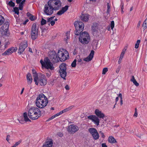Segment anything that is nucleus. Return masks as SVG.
Instances as JSON below:
<instances>
[{"label": "nucleus", "mask_w": 147, "mask_h": 147, "mask_svg": "<svg viewBox=\"0 0 147 147\" xmlns=\"http://www.w3.org/2000/svg\"><path fill=\"white\" fill-rule=\"evenodd\" d=\"M28 116L31 119L34 120L38 119L41 115V111L36 107H33L29 110Z\"/></svg>", "instance_id": "obj_1"}, {"label": "nucleus", "mask_w": 147, "mask_h": 147, "mask_svg": "<svg viewBox=\"0 0 147 147\" xmlns=\"http://www.w3.org/2000/svg\"><path fill=\"white\" fill-rule=\"evenodd\" d=\"M58 58L61 62L65 61L69 57V53L65 49H60L59 50L57 53Z\"/></svg>", "instance_id": "obj_2"}, {"label": "nucleus", "mask_w": 147, "mask_h": 147, "mask_svg": "<svg viewBox=\"0 0 147 147\" xmlns=\"http://www.w3.org/2000/svg\"><path fill=\"white\" fill-rule=\"evenodd\" d=\"M74 25L76 28V31L75 34L76 35H79L83 30L84 25V23L80 21L75 22L74 23Z\"/></svg>", "instance_id": "obj_3"}, {"label": "nucleus", "mask_w": 147, "mask_h": 147, "mask_svg": "<svg viewBox=\"0 0 147 147\" xmlns=\"http://www.w3.org/2000/svg\"><path fill=\"white\" fill-rule=\"evenodd\" d=\"M66 64L65 63H62L59 66V73L61 77L63 79L65 80V77L66 76Z\"/></svg>", "instance_id": "obj_4"}, {"label": "nucleus", "mask_w": 147, "mask_h": 147, "mask_svg": "<svg viewBox=\"0 0 147 147\" xmlns=\"http://www.w3.org/2000/svg\"><path fill=\"white\" fill-rule=\"evenodd\" d=\"M35 84L38 85L39 84L41 86H44L47 84V79L44 74H41L37 78L36 81L35 82Z\"/></svg>", "instance_id": "obj_5"}, {"label": "nucleus", "mask_w": 147, "mask_h": 147, "mask_svg": "<svg viewBox=\"0 0 147 147\" xmlns=\"http://www.w3.org/2000/svg\"><path fill=\"white\" fill-rule=\"evenodd\" d=\"M48 2H49L50 5L56 10L59 9L61 7L60 0H50Z\"/></svg>", "instance_id": "obj_6"}, {"label": "nucleus", "mask_w": 147, "mask_h": 147, "mask_svg": "<svg viewBox=\"0 0 147 147\" xmlns=\"http://www.w3.org/2000/svg\"><path fill=\"white\" fill-rule=\"evenodd\" d=\"M49 57L50 60L54 63L59 61L57 55L54 51H50L49 52Z\"/></svg>", "instance_id": "obj_7"}, {"label": "nucleus", "mask_w": 147, "mask_h": 147, "mask_svg": "<svg viewBox=\"0 0 147 147\" xmlns=\"http://www.w3.org/2000/svg\"><path fill=\"white\" fill-rule=\"evenodd\" d=\"M54 10L53 7L48 2V4L45 5L44 9V11L45 14L47 15H51L52 14Z\"/></svg>", "instance_id": "obj_8"}, {"label": "nucleus", "mask_w": 147, "mask_h": 147, "mask_svg": "<svg viewBox=\"0 0 147 147\" xmlns=\"http://www.w3.org/2000/svg\"><path fill=\"white\" fill-rule=\"evenodd\" d=\"M88 130L92 135L94 139L97 140L99 138V135L96 129L94 128H90Z\"/></svg>", "instance_id": "obj_9"}, {"label": "nucleus", "mask_w": 147, "mask_h": 147, "mask_svg": "<svg viewBox=\"0 0 147 147\" xmlns=\"http://www.w3.org/2000/svg\"><path fill=\"white\" fill-rule=\"evenodd\" d=\"M79 129V127L77 126L74 124H72L68 126L67 128V131L69 134H73L77 131Z\"/></svg>", "instance_id": "obj_10"}, {"label": "nucleus", "mask_w": 147, "mask_h": 147, "mask_svg": "<svg viewBox=\"0 0 147 147\" xmlns=\"http://www.w3.org/2000/svg\"><path fill=\"white\" fill-rule=\"evenodd\" d=\"M88 118L91 120L96 125L98 126L99 125L100 120L95 115H90L88 116Z\"/></svg>", "instance_id": "obj_11"}, {"label": "nucleus", "mask_w": 147, "mask_h": 147, "mask_svg": "<svg viewBox=\"0 0 147 147\" xmlns=\"http://www.w3.org/2000/svg\"><path fill=\"white\" fill-rule=\"evenodd\" d=\"M45 63L44 67L46 68L47 69H50L51 70H53L54 69L53 65L50 62L49 59L47 57H46Z\"/></svg>", "instance_id": "obj_12"}, {"label": "nucleus", "mask_w": 147, "mask_h": 147, "mask_svg": "<svg viewBox=\"0 0 147 147\" xmlns=\"http://www.w3.org/2000/svg\"><path fill=\"white\" fill-rule=\"evenodd\" d=\"M27 46L28 45L27 42H21L20 44L18 53H19L20 54H21L24 52Z\"/></svg>", "instance_id": "obj_13"}, {"label": "nucleus", "mask_w": 147, "mask_h": 147, "mask_svg": "<svg viewBox=\"0 0 147 147\" xmlns=\"http://www.w3.org/2000/svg\"><path fill=\"white\" fill-rule=\"evenodd\" d=\"M17 48L14 47H11L8 49L4 53L2 54L3 55H8L12 54V53L15 52L17 50Z\"/></svg>", "instance_id": "obj_14"}, {"label": "nucleus", "mask_w": 147, "mask_h": 147, "mask_svg": "<svg viewBox=\"0 0 147 147\" xmlns=\"http://www.w3.org/2000/svg\"><path fill=\"white\" fill-rule=\"evenodd\" d=\"M36 105L37 107L40 108H42L46 107L48 103V100H45L42 102H36Z\"/></svg>", "instance_id": "obj_15"}, {"label": "nucleus", "mask_w": 147, "mask_h": 147, "mask_svg": "<svg viewBox=\"0 0 147 147\" xmlns=\"http://www.w3.org/2000/svg\"><path fill=\"white\" fill-rule=\"evenodd\" d=\"M47 100L48 99L46 96L43 94H39L37 98L36 102H42L43 101L45 100Z\"/></svg>", "instance_id": "obj_16"}, {"label": "nucleus", "mask_w": 147, "mask_h": 147, "mask_svg": "<svg viewBox=\"0 0 147 147\" xmlns=\"http://www.w3.org/2000/svg\"><path fill=\"white\" fill-rule=\"evenodd\" d=\"M95 113L98 118L105 119V115L99 109H96L95 111Z\"/></svg>", "instance_id": "obj_17"}, {"label": "nucleus", "mask_w": 147, "mask_h": 147, "mask_svg": "<svg viewBox=\"0 0 147 147\" xmlns=\"http://www.w3.org/2000/svg\"><path fill=\"white\" fill-rule=\"evenodd\" d=\"M94 51L93 50H92L89 54L87 57L84 58L83 60L86 62H89L91 61L94 56Z\"/></svg>", "instance_id": "obj_18"}, {"label": "nucleus", "mask_w": 147, "mask_h": 147, "mask_svg": "<svg viewBox=\"0 0 147 147\" xmlns=\"http://www.w3.org/2000/svg\"><path fill=\"white\" fill-rule=\"evenodd\" d=\"M38 27L36 23H33L32 26L31 28V32H39L38 31Z\"/></svg>", "instance_id": "obj_19"}, {"label": "nucleus", "mask_w": 147, "mask_h": 147, "mask_svg": "<svg viewBox=\"0 0 147 147\" xmlns=\"http://www.w3.org/2000/svg\"><path fill=\"white\" fill-rule=\"evenodd\" d=\"M89 15L88 14H82L80 17L81 20L84 22H86L88 21L89 19Z\"/></svg>", "instance_id": "obj_20"}, {"label": "nucleus", "mask_w": 147, "mask_h": 147, "mask_svg": "<svg viewBox=\"0 0 147 147\" xmlns=\"http://www.w3.org/2000/svg\"><path fill=\"white\" fill-rule=\"evenodd\" d=\"M92 31V33L96 32L98 28V24L96 23H94L91 26Z\"/></svg>", "instance_id": "obj_21"}, {"label": "nucleus", "mask_w": 147, "mask_h": 147, "mask_svg": "<svg viewBox=\"0 0 147 147\" xmlns=\"http://www.w3.org/2000/svg\"><path fill=\"white\" fill-rule=\"evenodd\" d=\"M68 5H66L65 7H62L61 10L57 12V14L58 15H61L68 10Z\"/></svg>", "instance_id": "obj_22"}, {"label": "nucleus", "mask_w": 147, "mask_h": 147, "mask_svg": "<svg viewBox=\"0 0 147 147\" xmlns=\"http://www.w3.org/2000/svg\"><path fill=\"white\" fill-rule=\"evenodd\" d=\"M50 140L45 142L43 146V147H52L53 145V142L51 140Z\"/></svg>", "instance_id": "obj_23"}, {"label": "nucleus", "mask_w": 147, "mask_h": 147, "mask_svg": "<svg viewBox=\"0 0 147 147\" xmlns=\"http://www.w3.org/2000/svg\"><path fill=\"white\" fill-rule=\"evenodd\" d=\"M80 41L82 44H88L90 41V38H82L81 39L79 38Z\"/></svg>", "instance_id": "obj_24"}, {"label": "nucleus", "mask_w": 147, "mask_h": 147, "mask_svg": "<svg viewBox=\"0 0 147 147\" xmlns=\"http://www.w3.org/2000/svg\"><path fill=\"white\" fill-rule=\"evenodd\" d=\"M80 34L79 38H80L81 39L82 38H90L88 34L86 32H84L82 34L80 33Z\"/></svg>", "instance_id": "obj_25"}, {"label": "nucleus", "mask_w": 147, "mask_h": 147, "mask_svg": "<svg viewBox=\"0 0 147 147\" xmlns=\"http://www.w3.org/2000/svg\"><path fill=\"white\" fill-rule=\"evenodd\" d=\"M26 78L27 80L28 83V84H30L32 83V79L31 74L28 73L26 76Z\"/></svg>", "instance_id": "obj_26"}, {"label": "nucleus", "mask_w": 147, "mask_h": 147, "mask_svg": "<svg viewBox=\"0 0 147 147\" xmlns=\"http://www.w3.org/2000/svg\"><path fill=\"white\" fill-rule=\"evenodd\" d=\"M9 24L8 22H5L2 26L3 30L5 31V30L7 32L8 30Z\"/></svg>", "instance_id": "obj_27"}, {"label": "nucleus", "mask_w": 147, "mask_h": 147, "mask_svg": "<svg viewBox=\"0 0 147 147\" xmlns=\"http://www.w3.org/2000/svg\"><path fill=\"white\" fill-rule=\"evenodd\" d=\"M38 33V32H31V38L32 40H34L37 38Z\"/></svg>", "instance_id": "obj_28"}, {"label": "nucleus", "mask_w": 147, "mask_h": 147, "mask_svg": "<svg viewBox=\"0 0 147 147\" xmlns=\"http://www.w3.org/2000/svg\"><path fill=\"white\" fill-rule=\"evenodd\" d=\"M108 141L111 143H114L117 142L116 140L112 136H110L109 137Z\"/></svg>", "instance_id": "obj_29"}, {"label": "nucleus", "mask_w": 147, "mask_h": 147, "mask_svg": "<svg viewBox=\"0 0 147 147\" xmlns=\"http://www.w3.org/2000/svg\"><path fill=\"white\" fill-rule=\"evenodd\" d=\"M125 50L126 49H123L120 55V58L118 62V63L119 64H120L121 63V60L123 57L125 53Z\"/></svg>", "instance_id": "obj_30"}, {"label": "nucleus", "mask_w": 147, "mask_h": 147, "mask_svg": "<svg viewBox=\"0 0 147 147\" xmlns=\"http://www.w3.org/2000/svg\"><path fill=\"white\" fill-rule=\"evenodd\" d=\"M32 71L33 74L34 81V82H36V81L37 78L38 77V74H37L36 71L34 69H32Z\"/></svg>", "instance_id": "obj_31"}, {"label": "nucleus", "mask_w": 147, "mask_h": 147, "mask_svg": "<svg viewBox=\"0 0 147 147\" xmlns=\"http://www.w3.org/2000/svg\"><path fill=\"white\" fill-rule=\"evenodd\" d=\"M23 116L24 118L25 121L27 122L28 121H31V120L29 119L27 116V114L26 112H25L23 114Z\"/></svg>", "instance_id": "obj_32"}, {"label": "nucleus", "mask_w": 147, "mask_h": 147, "mask_svg": "<svg viewBox=\"0 0 147 147\" xmlns=\"http://www.w3.org/2000/svg\"><path fill=\"white\" fill-rule=\"evenodd\" d=\"M5 19L2 16H0V26L4 22Z\"/></svg>", "instance_id": "obj_33"}, {"label": "nucleus", "mask_w": 147, "mask_h": 147, "mask_svg": "<svg viewBox=\"0 0 147 147\" xmlns=\"http://www.w3.org/2000/svg\"><path fill=\"white\" fill-rule=\"evenodd\" d=\"M13 11L16 14L19 15V9L18 7H15L13 8Z\"/></svg>", "instance_id": "obj_34"}, {"label": "nucleus", "mask_w": 147, "mask_h": 147, "mask_svg": "<svg viewBox=\"0 0 147 147\" xmlns=\"http://www.w3.org/2000/svg\"><path fill=\"white\" fill-rule=\"evenodd\" d=\"M73 108V106H71L69 107L62 111L63 113L66 112L69 110H70Z\"/></svg>", "instance_id": "obj_35"}, {"label": "nucleus", "mask_w": 147, "mask_h": 147, "mask_svg": "<svg viewBox=\"0 0 147 147\" xmlns=\"http://www.w3.org/2000/svg\"><path fill=\"white\" fill-rule=\"evenodd\" d=\"M146 19L144 20L143 24V26L145 28H147V14L146 15Z\"/></svg>", "instance_id": "obj_36"}, {"label": "nucleus", "mask_w": 147, "mask_h": 147, "mask_svg": "<svg viewBox=\"0 0 147 147\" xmlns=\"http://www.w3.org/2000/svg\"><path fill=\"white\" fill-rule=\"evenodd\" d=\"M140 42V40H138L135 45V48L137 49L138 48Z\"/></svg>", "instance_id": "obj_37"}, {"label": "nucleus", "mask_w": 147, "mask_h": 147, "mask_svg": "<svg viewBox=\"0 0 147 147\" xmlns=\"http://www.w3.org/2000/svg\"><path fill=\"white\" fill-rule=\"evenodd\" d=\"M59 116V115L58 114V113H57V114H56L53 115L50 118H49L48 119V121H49V120H52V119H54L55 117H57L58 116Z\"/></svg>", "instance_id": "obj_38"}, {"label": "nucleus", "mask_w": 147, "mask_h": 147, "mask_svg": "<svg viewBox=\"0 0 147 147\" xmlns=\"http://www.w3.org/2000/svg\"><path fill=\"white\" fill-rule=\"evenodd\" d=\"M59 116V115L58 114V113H57V114H56L53 115L50 118H49L48 119V121H49V120H52V119H54L55 117H57L58 116Z\"/></svg>", "instance_id": "obj_39"}, {"label": "nucleus", "mask_w": 147, "mask_h": 147, "mask_svg": "<svg viewBox=\"0 0 147 147\" xmlns=\"http://www.w3.org/2000/svg\"><path fill=\"white\" fill-rule=\"evenodd\" d=\"M8 4L11 7H14L15 6V3L12 1H9Z\"/></svg>", "instance_id": "obj_40"}, {"label": "nucleus", "mask_w": 147, "mask_h": 147, "mask_svg": "<svg viewBox=\"0 0 147 147\" xmlns=\"http://www.w3.org/2000/svg\"><path fill=\"white\" fill-rule=\"evenodd\" d=\"M76 60L74 59V61L72 62L71 64L72 67H76Z\"/></svg>", "instance_id": "obj_41"}, {"label": "nucleus", "mask_w": 147, "mask_h": 147, "mask_svg": "<svg viewBox=\"0 0 147 147\" xmlns=\"http://www.w3.org/2000/svg\"><path fill=\"white\" fill-rule=\"evenodd\" d=\"M46 58H45L44 60V61H43V60L42 59L40 61V62L41 63V64L42 66L44 67L45 64V63H46L45 62L46 61Z\"/></svg>", "instance_id": "obj_42"}, {"label": "nucleus", "mask_w": 147, "mask_h": 147, "mask_svg": "<svg viewBox=\"0 0 147 147\" xmlns=\"http://www.w3.org/2000/svg\"><path fill=\"white\" fill-rule=\"evenodd\" d=\"M46 20L43 18H42L41 21V24L42 25H43L45 24L46 23Z\"/></svg>", "instance_id": "obj_43"}, {"label": "nucleus", "mask_w": 147, "mask_h": 147, "mask_svg": "<svg viewBox=\"0 0 147 147\" xmlns=\"http://www.w3.org/2000/svg\"><path fill=\"white\" fill-rule=\"evenodd\" d=\"M108 71V69L107 68L105 67V68H104L102 70V74H105Z\"/></svg>", "instance_id": "obj_44"}, {"label": "nucleus", "mask_w": 147, "mask_h": 147, "mask_svg": "<svg viewBox=\"0 0 147 147\" xmlns=\"http://www.w3.org/2000/svg\"><path fill=\"white\" fill-rule=\"evenodd\" d=\"M29 18L31 21H34L36 19V18L34 17V16L32 15L29 17Z\"/></svg>", "instance_id": "obj_45"}, {"label": "nucleus", "mask_w": 147, "mask_h": 147, "mask_svg": "<svg viewBox=\"0 0 147 147\" xmlns=\"http://www.w3.org/2000/svg\"><path fill=\"white\" fill-rule=\"evenodd\" d=\"M114 26V22L113 21H112L111 22V29H113V28Z\"/></svg>", "instance_id": "obj_46"}, {"label": "nucleus", "mask_w": 147, "mask_h": 147, "mask_svg": "<svg viewBox=\"0 0 147 147\" xmlns=\"http://www.w3.org/2000/svg\"><path fill=\"white\" fill-rule=\"evenodd\" d=\"M54 80H50V82L49 83V85H51L52 86H53L54 84Z\"/></svg>", "instance_id": "obj_47"}, {"label": "nucleus", "mask_w": 147, "mask_h": 147, "mask_svg": "<svg viewBox=\"0 0 147 147\" xmlns=\"http://www.w3.org/2000/svg\"><path fill=\"white\" fill-rule=\"evenodd\" d=\"M55 16H53L47 19V23L49 22H51V21H52L53 20V19L55 17Z\"/></svg>", "instance_id": "obj_48"}, {"label": "nucleus", "mask_w": 147, "mask_h": 147, "mask_svg": "<svg viewBox=\"0 0 147 147\" xmlns=\"http://www.w3.org/2000/svg\"><path fill=\"white\" fill-rule=\"evenodd\" d=\"M138 115V113L137 112V108H136L135 109V113L134 115V116H135L136 117Z\"/></svg>", "instance_id": "obj_49"}, {"label": "nucleus", "mask_w": 147, "mask_h": 147, "mask_svg": "<svg viewBox=\"0 0 147 147\" xmlns=\"http://www.w3.org/2000/svg\"><path fill=\"white\" fill-rule=\"evenodd\" d=\"M22 142V140H20L19 141L16 142L15 144L14 145L16 147L18 146L19 144Z\"/></svg>", "instance_id": "obj_50"}, {"label": "nucleus", "mask_w": 147, "mask_h": 147, "mask_svg": "<svg viewBox=\"0 0 147 147\" xmlns=\"http://www.w3.org/2000/svg\"><path fill=\"white\" fill-rule=\"evenodd\" d=\"M66 38H66V40L68 39V37L69 35V32H67L66 34Z\"/></svg>", "instance_id": "obj_51"}, {"label": "nucleus", "mask_w": 147, "mask_h": 147, "mask_svg": "<svg viewBox=\"0 0 147 147\" xmlns=\"http://www.w3.org/2000/svg\"><path fill=\"white\" fill-rule=\"evenodd\" d=\"M121 68V67L120 66H119L117 68V69L116 70V72L117 73H118L119 72L120 69Z\"/></svg>", "instance_id": "obj_52"}, {"label": "nucleus", "mask_w": 147, "mask_h": 147, "mask_svg": "<svg viewBox=\"0 0 147 147\" xmlns=\"http://www.w3.org/2000/svg\"><path fill=\"white\" fill-rule=\"evenodd\" d=\"M136 80L134 76H132L131 78V79L130 80V81L133 82L134 81H135Z\"/></svg>", "instance_id": "obj_53"}, {"label": "nucleus", "mask_w": 147, "mask_h": 147, "mask_svg": "<svg viewBox=\"0 0 147 147\" xmlns=\"http://www.w3.org/2000/svg\"><path fill=\"white\" fill-rule=\"evenodd\" d=\"M99 133L100 134L101 137L103 138H104L105 137V136L104 135V133L101 131H100Z\"/></svg>", "instance_id": "obj_54"}, {"label": "nucleus", "mask_w": 147, "mask_h": 147, "mask_svg": "<svg viewBox=\"0 0 147 147\" xmlns=\"http://www.w3.org/2000/svg\"><path fill=\"white\" fill-rule=\"evenodd\" d=\"M19 9L20 10H22L23 8V5L21 4H20L19 5Z\"/></svg>", "instance_id": "obj_55"}, {"label": "nucleus", "mask_w": 147, "mask_h": 147, "mask_svg": "<svg viewBox=\"0 0 147 147\" xmlns=\"http://www.w3.org/2000/svg\"><path fill=\"white\" fill-rule=\"evenodd\" d=\"M133 83L136 86H138L139 85V83L137 82L136 80L135 81H134V82H133Z\"/></svg>", "instance_id": "obj_56"}, {"label": "nucleus", "mask_w": 147, "mask_h": 147, "mask_svg": "<svg viewBox=\"0 0 147 147\" xmlns=\"http://www.w3.org/2000/svg\"><path fill=\"white\" fill-rule=\"evenodd\" d=\"M10 137V136L9 135H7L6 137V140L8 142H9V138Z\"/></svg>", "instance_id": "obj_57"}, {"label": "nucleus", "mask_w": 147, "mask_h": 147, "mask_svg": "<svg viewBox=\"0 0 147 147\" xmlns=\"http://www.w3.org/2000/svg\"><path fill=\"white\" fill-rule=\"evenodd\" d=\"M65 88L66 90H69L70 88L69 86L68 85H67L65 87Z\"/></svg>", "instance_id": "obj_58"}, {"label": "nucleus", "mask_w": 147, "mask_h": 147, "mask_svg": "<svg viewBox=\"0 0 147 147\" xmlns=\"http://www.w3.org/2000/svg\"><path fill=\"white\" fill-rule=\"evenodd\" d=\"M50 24L52 26H53L55 24V21L52 20L50 22Z\"/></svg>", "instance_id": "obj_59"}, {"label": "nucleus", "mask_w": 147, "mask_h": 147, "mask_svg": "<svg viewBox=\"0 0 147 147\" xmlns=\"http://www.w3.org/2000/svg\"><path fill=\"white\" fill-rule=\"evenodd\" d=\"M141 23V21H139L137 25V27L139 28L140 26Z\"/></svg>", "instance_id": "obj_60"}, {"label": "nucleus", "mask_w": 147, "mask_h": 147, "mask_svg": "<svg viewBox=\"0 0 147 147\" xmlns=\"http://www.w3.org/2000/svg\"><path fill=\"white\" fill-rule=\"evenodd\" d=\"M22 1V0H16V3L17 4H20L21 3V1Z\"/></svg>", "instance_id": "obj_61"}, {"label": "nucleus", "mask_w": 147, "mask_h": 147, "mask_svg": "<svg viewBox=\"0 0 147 147\" xmlns=\"http://www.w3.org/2000/svg\"><path fill=\"white\" fill-rule=\"evenodd\" d=\"M118 96L121 99H122V95L121 93L119 94Z\"/></svg>", "instance_id": "obj_62"}, {"label": "nucleus", "mask_w": 147, "mask_h": 147, "mask_svg": "<svg viewBox=\"0 0 147 147\" xmlns=\"http://www.w3.org/2000/svg\"><path fill=\"white\" fill-rule=\"evenodd\" d=\"M102 147H107L105 143H102Z\"/></svg>", "instance_id": "obj_63"}, {"label": "nucleus", "mask_w": 147, "mask_h": 147, "mask_svg": "<svg viewBox=\"0 0 147 147\" xmlns=\"http://www.w3.org/2000/svg\"><path fill=\"white\" fill-rule=\"evenodd\" d=\"M32 14H31L29 12H28L27 13V16L29 17Z\"/></svg>", "instance_id": "obj_64"}]
</instances>
